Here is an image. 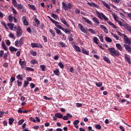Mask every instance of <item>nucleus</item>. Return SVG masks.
Segmentation results:
<instances>
[{"label": "nucleus", "mask_w": 131, "mask_h": 131, "mask_svg": "<svg viewBox=\"0 0 131 131\" xmlns=\"http://www.w3.org/2000/svg\"><path fill=\"white\" fill-rule=\"evenodd\" d=\"M123 39L124 40L125 43H128V45L124 44L123 45V47L125 48V49L128 53H131V48H130V46H129V45H130V43H131L130 39H129L128 38V37H127V36H126L125 35H124Z\"/></svg>", "instance_id": "obj_1"}, {"label": "nucleus", "mask_w": 131, "mask_h": 131, "mask_svg": "<svg viewBox=\"0 0 131 131\" xmlns=\"http://www.w3.org/2000/svg\"><path fill=\"white\" fill-rule=\"evenodd\" d=\"M108 51L110 52V55L114 56H116V57H118L119 55V51H117L114 48H108Z\"/></svg>", "instance_id": "obj_2"}, {"label": "nucleus", "mask_w": 131, "mask_h": 131, "mask_svg": "<svg viewBox=\"0 0 131 131\" xmlns=\"http://www.w3.org/2000/svg\"><path fill=\"white\" fill-rule=\"evenodd\" d=\"M96 15L97 17L101 19V20H104L105 21H109V18L107 17L103 13H100L99 11H96Z\"/></svg>", "instance_id": "obj_3"}, {"label": "nucleus", "mask_w": 131, "mask_h": 131, "mask_svg": "<svg viewBox=\"0 0 131 131\" xmlns=\"http://www.w3.org/2000/svg\"><path fill=\"white\" fill-rule=\"evenodd\" d=\"M62 5L64 11H67V10H70L72 7H73V5L72 4L69 3L68 5L65 3V2L62 3Z\"/></svg>", "instance_id": "obj_4"}, {"label": "nucleus", "mask_w": 131, "mask_h": 131, "mask_svg": "<svg viewBox=\"0 0 131 131\" xmlns=\"http://www.w3.org/2000/svg\"><path fill=\"white\" fill-rule=\"evenodd\" d=\"M15 30H16V37L17 38L20 37L22 35V29L20 26H18L14 28Z\"/></svg>", "instance_id": "obj_5"}, {"label": "nucleus", "mask_w": 131, "mask_h": 131, "mask_svg": "<svg viewBox=\"0 0 131 131\" xmlns=\"http://www.w3.org/2000/svg\"><path fill=\"white\" fill-rule=\"evenodd\" d=\"M23 40H24V37H21L19 40H16L14 42V45L15 47H17V48H19V47H21L24 42H23Z\"/></svg>", "instance_id": "obj_6"}, {"label": "nucleus", "mask_w": 131, "mask_h": 131, "mask_svg": "<svg viewBox=\"0 0 131 131\" xmlns=\"http://www.w3.org/2000/svg\"><path fill=\"white\" fill-rule=\"evenodd\" d=\"M8 53H6L4 52L3 50H0V58H3L4 59V60H8Z\"/></svg>", "instance_id": "obj_7"}, {"label": "nucleus", "mask_w": 131, "mask_h": 131, "mask_svg": "<svg viewBox=\"0 0 131 131\" xmlns=\"http://www.w3.org/2000/svg\"><path fill=\"white\" fill-rule=\"evenodd\" d=\"M31 46L32 48H40V49H42V45L39 43L32 42Z\"/></svg>", "instance_id": "obj_8"}, {"label": "nucleus", "mask_w": 131, "mask_h": 131, "mask_svg": "<svg viewBox=\"0 0 131 131\" xmlns=\"http://www.w3.org/2000/svg\"><path fill=\"white\" fill-rule=\"evenodd\" d=\"M78 27L82 32H83V33H87L88 31L85 29H84V28H83V26H82L81 24H79L78 25Z\"/></svg>", "instance_id": "obj_9"}, {"label": "nucleus", "mask_w": 131, "mask_h": 131, "mask_svg": "<svg viewBox=\"0 0 131 131\" xmlns=\"http://www.w3.org/2000/svg\"><path fill=\"white\" fill-rule=\"evenodd\" d=\"M60 19L61 23H63V24L66 25L67 27H69V24H68L67 21H66V19H65V18H64L63 17H61Z\"/></svg>", "instance_id": "obj_10"}, {"label": "nucleus", "mask_w": 131, "mask_h": 131, "mask_svg": "<svg viewBox=\"0 0 131 131\" xmlns=\"http://www.w3.org/2000/svg\"><path fill=\"white\" fill-rule=\"evenodd\" d=\"M34 21L35 22H33V25H34V26H36V27H38V26L40 24V21H39V20L37 18H35Z\"/></svg>", "instance_id": "obj_11"}, {"label": "nucleus", "mask_w": 131, "mask_h": 131, "mask_svg": "<svg viewBox=\"0 0 131 131\" xmlns=\"http://www.w3.org/2000/svg\"><path fill=\"white\" fill-rule=\"evenodd\" d=\"M19 63V65H20L21 68H25L26 67V61H22V59H20Z\"/></svg>", "instance_id": "obj_12"}, {"label": "nucleus", "mask_w": 131, "mask_h": 131, "mask_svg": "<svg viewBox=\"0 0 131 131\" xmlns=\"http://www.w3.org/2000/svg\"><path fill=\"white\" fill-rule=\"evenodd\" d=\"M82 20H84V21H85V22H86V23H88V24H90V25H93V23L92 22V21L90 20V19L82 16Z\"/></svg>", "instance_id": "obj_13"}, {"label": "nucleus", "mask_w": 131, "mask_h": 131, "mask_svg": "<svg viewBox=\"0 0 131 131\" xmlns=\"http://www.w3.org/2000/svg\"><path fill=\"white\" fill-rule=\"evenodd\" d=\"M88 5L89 6H90V7H94V8H97V9H98L99 8V6H98V5L94 3H90V2H88Z\"/></svg>", "instance_id": "obj_14"}, {"label": "nucleus", "mask_w": 131, "mask_h": 131, "mask_svg": "<svg viewBox=\"0 0 131 131\" xmlns=\"http://www.w3.org/2000/svg\"><path fill=\"white\" fill-rule=\"evenodd\" d=\"M92 20L93 22H94V23H95L96 25H100V21H99V19H98V18L94 17L92 18Z\"/></svg>", "instance_id": "obj_15"}, {"label": "nucleus", "mask_w": 131, "mask_h": 131, "mask_svg": "<svg viewBox=\"0 0 131 131\" xmlns=\"http://www.w3.org/2000/svg\"><path fill=\"white\" fill-rule=\"evenodd\" d=\"M125 59L129 64H131L130 57H129V55L125 54Z\"/></svg>", "instance_id": "obj_16"}, {"label": "nucleus", "mask_w": 131, "mask_h": 131, "mask_svg": "<svg viewBox=\"0 0 131 131\" xmlns=\"http://www.w3.org/2000/svg\"><path fill=\"white\" fill-rule=\"evenodd\" d=\"M24 78V76H23V75L18 74L16 76V79L18 80H23V79Z\"/></svg>", "instance_id": "obj_17"}, {"label": "nucleus", "mask_w": 131, "mask_h": 131, "mask_svg": "<svg viewBox=\"0 0 131 131\" xmlns=\"http://www.w3.org/2000/svg\"><path fill=\"white\" fill-rule=\"evenodd\" d=\"M53 73L56 76H59L60 75V71H59V69H56L55 70L53 71Z\"/></svg>", "instance_id": "obj_18"}, {"label": "nucleus", "mask_w": 131, "mask_h": 131, "mask_svg": "<svg viewBox=\"0 0 131 131\" xmlns=\"http://www.w3.org/2000/svg\"><path fill=\"white\" fill-rule=\"evenodd\" d=\"M28 6L31 10H32V11H36V8H35V6L31 5L30 4H28Z\"/></svg>", "instance_id": "obj_19"}, {"label": "nucleus", "mask_w": 131, "mask_h": 131, "mask_svg": "<svg viewBox=\"0 0 131 131\" xmlns=\"http://www.w3.org/2000/svg\"><path fill=\"white\" fill-rule=\"evenodd\" d=\"M116 47L117 48V49H118V50H119V51H122V46H121V45L118 43H117L116 44Z\"/></svg>", "instance_id": "obj_20"}, {"label": "nucleus", "mask_w": 131, "mask_h": 131, "mask_svg": "<svg viewBox=\"0 0 131 131\" xmlns=\"http://www.w3.org/2000/svg\"><path fill=\"white\" fill-rule=\"evenodd\" d=\"M107 23L109 24L111 26H113V28L115 29H117V27L114 25L111 21H107Z\"/></svg>", "instance_id": "obj_21"}, {"label": "nucleus", "mask_w": 131, "mask_h": 131, "mask_svg": "<svg viewBox=\"0 0 131 131\" xmlns=\"http://www.w3.org/2000/svg\"><path fill=\"white\" fill-rule=\"evenodd\" d=\"M55 116L57 118H63V115L60 114V113H56L55 114Z\"/></svg>", "instance_id": "obj_22"}, {"label": "nucleus", "mask_w": 131, "mask_h": 131, "mask_svg": "<svg viewBox=\"0 0 131 131\" xmlns=\"http://www.w3.org/2000/svg\"><path fill=\"white\" fill-rule=\"evenodd\" d=\"M9 50L11 52H17V51H18V49H16L12 46H10L9 47Z\"/></svg>", "instance_id": "obj_23"}, {"label": "nucleus", "mask_w": 131, "mask_h": 131, "mask_svg": "<svg viewBox=\"0 0 131 131\" xmlns=\"http://www.w3.org/2000/svg\"><path fill=\"white\" fill-rule=\"evenodd\" d=\"M73 48L75 50H76V51H77V52H78L79 53H80V52H81V50H80V48H79V47H78V46L74 45L73 46Z\"/></svg>", "instance_id": "obj_24"}, {"label": "nucleus", "mask_w": 131, "mask_h": 131, "mask_svg": "<svg viewBox=\"0 0 131 131\" xmlns=\"http://www.w3.org/2000/svg\"><path fill=\"white\" fill-rule=\"evenodd\" d=\"M54 29H55L56 33H57V34H59V35H62L63 34L62 32H61V30H59L58 28H54Z\"/></svg>", "instance_id": "obj_25"}, {"label": "nucleus", "mask_w": 131, "mask_h": 131, "mask_svg": "<svg viewBox=\"0 0 131 131\" xmlns=\"http://www.w3.org/2000/svg\"><path fill=\"white\" fill-rule=\"evenodd\" d=\"M82 54H84L85 55H87L89 56V51H86V50L84 49V48H82Z\"/></svg>", "instance_id": "obj_26"}, {"label": "nucleus", "mask_w": 131, "mask_h": 131, "mask_svg": "<svg viewBox=\"0 0 131 131\" xmlns=\"http://www.w3.org/2000/svg\"><path fill=\"white\" fill-rule=\"evenodd\" d=\"M58 45L61 48H65V47H66V44L62 41L58 42Z\"/></svg>", "instance_id": "obj_27"}, {"label": "nucleus", "mask_w": 131, "mask_h": 131, "mask_svg": "<svg viewBox=\"0 0 131 131\" xmlns=\"http://www.w3.org/2000/svg\"><path fill=\"white\" fill-rule=\"evenodd\" d=\"M112 15L116 22L118 20V16H117V15H116V14L113 13Z\"/></svg>", "instance_id": "obj_28"}, {"label": "nucleus", "mask_w": 131, "mask_h": 131, "mask_svg": "<svg viewBox=\"0 0 131 131\" xmlns=\"http://www.w3.org/2000/svg\"><path fill=\"white\" fill-rule=\"evenodd\" d=\"M103 60L108 64H110L111 63V61H110V59H109V58L106 56L103 57Z\"/></svg>", "instance_id": "obj_29"}, {"label": "nucleus", "mask_w": 131, "mask_h": 131, "mask_svg": "<svg viewBox=\"0 0 131 131\" xmlns=\"http://www.w3.org/2000/svg\"><path fill=\"white\" fill-rule=\"evenodd\" d=\"M14 26H15V24H12V23H9L7 25V26H8V27H9L10 29H11V30L12 29H13V28H14Z\"/></svg>", "instance_id": "obj_30"}, {"label": "nucleus", "mask_w": 131, "mask_h": 131, "mask_svg": "<svg viewBox=\"0 0 131 131\" xmlns=\"http://www.w3.org/2000/svg\"><path fill=\"white\" fill-rule=\"evenodd\" d=\"M102 5H103V6H105V8H106V9H108V10H110L111 9L110 6H109V5L107 4V3H105L103 1H102Z\"/></svg>", "instance_id": "obj_31"}, {"label": "nucleus", "mask_w": 131, "mask_h": 131, "mask_svg": "<svg viewBox=\"0 0 131 131\" xmlns=\"http://www.w3.org/2000/svg\"><path fill=\"white\" fill-rule=\"evenodd\" d=\"M68 37L69 41H73V40H74V39H73V35H72V34H70V35H69Z\"/></svg>", "instance_id": "obj_32"}, {"label": "nucleus", "mask_w": 131, "mask_h": 131, "mask_svg": "<svg viewBox=\"0 0 131 131\" xmlns=\"http://www.w3.org/2000/svg\"><path fill=\"white\" fill-rule=\"evenodd\" d=\"M31 64H32L33 65H35V64H38V61L34 59H33L31 61Z\"/></svg>", "instance_id": "obj_33"}, {"label": "nucleus", "mask_w": 131, "mask_h": 131, "mask_svg": "<svg viewBox=\"0 0 131 131\" xmlns=\"http://www.w3.org/2000/svg\"><path fill=\"white\" fill-rule=\"evenodd\" d=\"M14 121H15V119H14V118H9V123L10 125H12V124H13V122H14Z\"/></svg>", "instance_id": "obj_34"}, {"label": "nucleus", "mask_w": 131, "mask_h": 131, "mask_svg": "<svg viewBox=\"0 0 131 131\" xmlns=\"http://www.w3.org/2000/svg\"><path fill=\"white\" fill-rule=\"evenodd\" d=\"M16 8H17V10H22L24 7H23V5H22V4H19L17 5Z\"/></svg>", "instance_id": "obj_35"}, {"label": "nucleus", "mask_w": 131, "mask_h": 131, "mask_svg": "<svg viewBox=\"0 0 131 131\" xmlns=\"http://www.w3.org/2000/svg\"><path fill=\"white\" fill-rule=\"evenodd\" d=\"M2 47L4 49V50H5V51H8V48L6 47V45L5 44V42H2Z\"/></svg>", "instance_id": "obj_36"}, {"label": "nucleus", "mask_w": 131, "mask_h": 131, "mask_svg": "<svg viewBox=\"0 0 131 131\" xmlns=\"http://www.w3.org/2000/svg\"><path fill=\"white\" fill-rule=\"evenodd\" d=\"M98 40H99V39H98V38L97 37H95L93 38V41L96 45H99V42H98Z\"/></svg>", "instance_id": "obj_37"}, {"label": "nucleus", "mask_w": 131, "mask_h": 131, "mask_svg": "<svg viewBox=\"0 0 131 131\" xmlns=\"http://www.w3.org/2000/svg\"><path fill=\"white\" fill-rule=\"evenodd\" d=\"M98 37L101 42H103L104 41V37H103V35L102 34H101L100 35L98 36Z\"/></svg>", "instance_id": "obj_38"}, {"label": "nucleus", "mask_w": 131, "mask_h": 131, "mask_svg": "<svg viewBox=\"0 0 131 131\" xmlns=\"http://www.w3.org/2000/svg\"><path fill=\"white\" fill-rule=\"evenodd\" d=\"M12 2V4L13 6H14V7H15V8H17V6L18 5L17 4V1L16 0H11Z\"/></svg>", "instance_id": "obj_39"}, {"label": "nucleus", "mask_w": 131, "mask_h": 131, "mask_svg": "<svg viewBox=\"0 0 131 131\" xmlns=\"http://www.w3.org/2000/svg\"><path fill=\"white\" fill-rule=\"evenodd\" d=\"M40 68L43 72H45L46 71V68H47V67L45 65H40Z\"/></svg>", "instance_id": "obj_40"}, {"label": "nucleus", "mask_w": 131, "mask_h": 131, "mask_svg": "<svg viewBox=\"0 0 131 131\" xmlns=\"http://www.w3.org/2000/svg\"><path fill=\"white\" fill-rule=\"evenodd\" d=\"M30 53H31L32 56H34V57H35V56H36V55H37V54L36 53V52L34 51L33 50H31L30 51Z\"/></svg>", "instance_id": "obj_41"}, {"label": "nucleus", "mask_w": 131, "mask_h": 131, "mask_svg": "<svg viewBox=\"0 0 131 131\" xmlns=\"http://www.w3.org/2000/svg\"><path fill=\"white\" fill-rule=\"evenodd\" d=\"M49 31L50 33L52 34V36H53V37H55V36H56V33H55V32L54 31V30H53V29H50Z\"/></svg>", "instance_id": "obj_42"}, {"label": "nucleus", "mask_w": 131, "mask_h": 131, "mask_svg": "<svg viewBox=\"0 0 131 131\" xmlns=\"http://www.w3.org/2000/svg\"><path fill=\"white\" fill-rule=\"evenodd\" d=\"M95 84L97 86L100 88V86H102L103 83L102 82H96Z\"/></svg>", "instance_id": "obj_43"}, {"label": "nucleus", "mask_w": 131, "mask_h": 131, "mask_svg": "<svg viewBox=\"0 0 131 131\" xmlns=\"http://www.w3.org/2000/svg\"><path fill=\"white\" fill-rule=\"evenodd\" d=\"M105 40L107 42H112V39L109 37H105Z\"/></svg>", "instance_id": "obj_44"}, {"label": "nucleus", "mask_w": 131, "mask_h": 131, "mask_svg": "<svg viewBox=\"0 0 131 131\" xmlns=\"http://www.w3.org/2000/svg\"><path fill=\"white\" fill-rule=\"evenodd\" d=\"M8 20L10 22H13V20H14V17L12 16V15H9Z\"/></svg>", "instance_id": "obj_45"}, {"label": "nucleus", "mask_w": 131, "mask_h": 131, "mask_svg": "<svg viewBox=\"0 0 131 131\" xmlns=\"http://www.w3.org/2000/svg\"><path fill=\"white\" fill-rule=\"evenodd\" d=\"M111 35H113V36H114L115 38H116V40H118V39H119V38H118V36L116 35L115 34L113 33H111Z\"/></svg>", "instance_id": "obj_46"}, {"label": "nucleus", "mask_w": 131, "mask_h": 131, "mask_svg": "<svg viewBox=\"0 0 131 131\" xmlns=\"http://www.w3.org/2000/svg\"><path fill=\"white\" fill-rule=\"evenodd\" d=\"M58 66L61 68V69H63L64 67V66L62 62H59L58 63Z\"/></svg>", "instance_id": "obj_47"}, {"label": "nucleus", "mask_w": 131, "mask_h": 131, "mask_svg": "<svg viewBox=\"0 0 131 131\" xmlns=\"http://www.w3.org/2000/svg\"><path fill=\"white\" fill-rule=\"evenodd\" d=\"M11 10H12L13 14H14V15H17L18 14L16 9H15V8H14L13 7H12Z\"/></svg>", "instance_id": "obj_48"}, {"label": "nucleus", "mask_w": 131, "mask_h": 131, "mask_svg": "<svg viewBox=\"0 0 131 131\" xmlns=\"http://www.w3.org/2000/svg\"><path fill=\"white\" fill-rule=\"evenodd\" d=\"M29 84V82L28 81H24V88H27V86Z\"/></svg>", "instance_id": "obj_49"}, {"label": "nucleus", "mask_w": 131, "mask_h": 131, "mask_svg": "<svg viewBox=\"0 0 131 131\" xmlns=\"http://www.w3.org/2000/svg\"><path fill=\"white\" fill-rule=\"evenodd\" d=\"M8 36L11 38H15V35L12 33H9Z\"/></svg>", "instance_id": "obj_50"}, {"label": "nucleus", "mask_w": 131, "mask_h": 131, "mask_svg": "<svg viewBox=\"0 0 131 131\" xmlns=\"http://www.w3.org/2000/svg\"><path fill=\"white\" fill-rule=\"evenodd\" d=\"M30 86L31 89H34V88H35L36 85H35V84H34L33 83H31L30 84Z\"/></svg>", "instance_id": "obj_51"}, {"label": "nucleus", "mask_w": 131, "mask_h": 131, "mask_svg": "<svg viewBox=\"0 0 131 131\" xmlns=\"http://www.w3.org/2000/svg\"><path fill=\"white\" fill-rule=\"evenodd\" d=\"M26 70L27 71H34V69L29 67H27Z\"/></svg>", "instance_id": "obj_52"}, {"label": "nucleus", "mask_w": 131, "mask_h": 131, "mask_svg": "<svg viewBox=\"0 0 131 131\" xmlns=\"http://www.w3.org/2000/svg\"><path fill=\"white\" fill-rule=\"evenodd\" d=\"M51 17H52V18H54V19H58V15L55 14H52Z\"/></svg>", "instance_id": "obj_53"}, {"label": "nucleus", "mask_w": 131, "mask_h": 131, "mask_svg": "<svg viewBox=\"0 0 131 131\" xmlns=\"http://www.w3.org/2000/svg\"><path fill=\"white\" fill-rule=\"evenodd\" d=\"M95 128H97V129H101L102 126L101 125L98 124L95 126Z\"/></svg>", "instance_id": "obj_54"}, {"label": "nucleus", "mask_w": 131, "mask_h": 131, "mask_svg": "<svg viewBox=\"0 0 131 131\" xmlns=\"http://www.w3.org/2000/svg\"><path fill=\"white\" fill-rule=\"evenodd\" d=\"M42 37L43 38V40H44V42H48V38H47V37L42 35Z\"/></svg>", "instance_id": "obj_55"}, {"label": "nucleus", "mask_w": 131, "mask_h": 131, "mask_svg": "<svg viewBox=\"0 0 131 131\" xmlns=\"http://www.w3.org/2000/svg\"><path fill=\"white\" fill-rule=\"evenodd\" d=\"M50 21H51V22H53L54 24H55V25H56V24H60V23L53 19V18Z\"/></svg>", "instance_id": "obj_56"}, {"label": "nucleus", "mask_w": 131, "mask_h": 131, "mask_svg": "<svg viewBox=\"0 0 131 131\" xmlns=\"http://www.w3.org/2000/svg\"><path fill=\"white\" fill-rule=\"evenodd\" d=\"M79 123V120H76L74 121L73 124L74 125H77Z\"/></svg>", "instance_id": "obj_57"}, {"label": "nucleus", "mask_w": 131, "mask_h": 131, "mask_svg": "<svg viewBox=\"0 0 131 131\" xmlns=\"http://www.w3.org/2000/svg\"><path fill=\"white\" fill-rule=\"evenodd\" d=\"M55 26H56L57 28H59V29H62L63 27L61 25H59V24H55Z\"/></svg>", "instance_id": "obj_58"}, {"label": "nucleus", "mask_w": 131, "mask_h": 131, "mask_svg": "<svg viewBox=\"0 0 131 131\" xmlns=\"http://www.w3.org/2000/svg\"><path fill=\"white\" fill-rule=\"evenodd\" d=\"M17 83L18 86H22V82L19 81V80H17Z\"/></svg>", "instance_id": "obj_59"}, {"label": "nucleus", "mask_w": 131, "mask_h": 131, "mask_svg": "<svg viewBox=\"0 0 131 131\" xmlns=\"http://www.w3.org/2000/svg\"><path fill=\"white\" fill-rule=\"evenodd\" d=\"M16 80V79L14 78V77H11L10 81V82H14Z\"/></svg>", "instance_id": "obj_60"}, {"label": "nucleus", "mask_w": 131, "mask_h": 131, "mask_svg": "<svg viewBox=\"0 0 131 131\" xmlns=\"http://www.w3.org/2000/svg\"><path fill=\"white\" fill-rule=\"evenodd\" d=\"M89 31H90V32H91V33H93V34H96V32L93 30V29H89Z\"/></svg>", "instance_id": "obj_61"}, {"label": "nucleus", "mask_w": 131, "mask_h": 131, "mask_svg": "<svg viewBox=\"0 0 131 131\" xmlns=\"http://www.w3.org/2000/svg\"><path fill=\"white\" fill-rule=\"evenodd\" d=\"M29 120H30L31 121H33V122H36V120L33 117H30L29 118Z\"/></svg>", "instance_id": "obj_62"}, {"label": "nucleus", "mask_w": 131, "mask_h": 131, "mask_svg": "<svg viewBox=\"0 0 131 131\" xmlns=\"http://www.w3.org/2000/svg\"><path fill=\"white\" fill-rule=\"evenodd\" d=\"M62 119L63 120H68V119H69V118H68V117L67 116V115L66 116H64L63 117H62Z\"/></svg>", "instance_id": "obj_63"}, {"label": "nucleus", "mask_w": 131, "mask_h": 131, "mask_svg": "<svg viewBox=\"0 0 131 131\" xmlns=\"http://www.w3.org/2000/svg\"><path fill=\"white\" fill-rule=\"evenodd\" d=\"M23 122H24V120H20L18 122V125H21L23 123Z\"/></svg>", "instance_id": "obj_64"}]
</instances>
